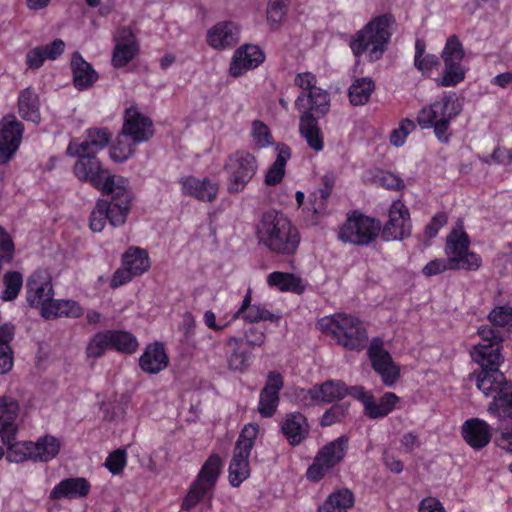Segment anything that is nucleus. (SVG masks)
<instances>
[{"label":"nucleus","mask_w":512,"mask_h":512,"mask_svg":"<svg viewBox=\"0 0 512 512\" xmlns=\"http://www.w3.org/2000/svg\"><path fill=\"white\" fill-rule=\"evenodd\" d=\"M319 326L347 350L360 351L366 346L368 335L365 325L355 316L338 313L321 319Z\"/></svg>","instance_id":"5"},{"label":"nucleus","mask_w":512,"mask_h":512,"mask_svg":"<svg viewBox=\"0 0 512 512\" xmlns=\"http://www.w3.org/2000/svg\"><path fill=\"white\" fill-rule=\"evenodd\" d=\"M448 270H452L450 257L437 258L428 262L422 269L423 275L426 277H432Z\"/></svg>","instance_id":"56"},{"label":"nucleus","mask_w":512,"mask_h":512,"mask_svg":"<svg viewBox=\"0 0 512 512\" xmlns=\"http://www.w3.org/2000/svg\"><path fill=\"white\" fill-rule=\"evenodd\" d=\"M168 362L163 344L155 342L146 347L139 359V366L146 373L157 374L167 367Z\"/></svg>","instance_id":"33"},{"label":"nucleus","mask_w":512,"mask_h":512,"mask_svg":"<svg viewBox=\"0 0 512 512\" xmlns=\"http://www.w3.org/2000/svg\"><path fill=\"white\" fill-rule=\"evenodd\" d=\"M462 111L455 93H444L438 100L424 106L416 117L423 129L433 128L435 137L441 143H448L451 138L450 124Z\"/></svg>","instance_id":"4"},{"label":"nucleus","mask_w":512,"mask_h":512,"mask_svg":"<svg viewBox=\"0 0 512 512\" xmlns=\"http://www.w3.org/2000/svg\"><path fill=\"white\" fill-rule=\"evenodd\" d=\"M264 58V54L258 46L244 45L235 52L230 65V73L233 76H240L244 71L260 65Z\"/></svg>","instance_id":"28"},{"label":"nucleus","mask_w":512,"mask_h":512,"mask_svg":"<svg viewBox=\"0 0 512 512\" xmlns=\"http://www.w3.org/2000/svg\"><path fill=\"white\" fill-rule=\"evenodd\" d=\"M276 149L278 151L276 160L268 169L264 179V183L267 186H275L282 181L285 175L286 163L291 157V149L289 146L278 144Z\"/></svg>","instance_id":"39"},{"label":"nucleus","mask_w":512,"mask_h":512,"mask_svg":"<svg viewBox=\"0 0 512 512\" xmlns=\"http://www.w3.org/2000/svg\"><path fill=\"white\" fill-rule=\"evenodd\" d=\"M112 349L132 354L138 348L137 339L129 332L121 331V330H109Z\"/></svg>","instance_id":"47"},{"label":"nucleus","mask_w":512,"mask_h":512,"mask_svg":"<svg viewBox=\"0 0 512 512\" xmlns=\"http://www.w3.org/2000/svg\"><path fill=\"white\" fill-rule=\"evenodd\" d=\"M15 245L10 234L0 225V256L13 260Z\"/></svg>","instance_id":"62"},{"label":"nucleus","mask_w":512,"mask_h":512,"mask_svg":"<svg viewBox=\"0 0 512 512\" xmlns=\"http://www.w3.org/2000/svg\"><path fill=\"white\" fill-rule=\"evenodd\" d=\"M31 441L14 442L7 447L6 459L9 462L21 463L26 460H32Z\"/></svg>","instance_id":"53"},{"label":"nucleus","mask_w":512,"mask_h":512,"mask_svg":"<svg viewBox=\"0 0 512 512\" xmlns=\"http://www.w3.org/2000/svg\"><path fill=\"white\" fill-rule=\"evenodd\" d=\"M226 361L230 370L246 371L252 360V350L246 348L242 337L230 336L225 341Z\"/></svg>","instance_id":"25"},{"label":"nucleus","mask_w":512,"mask_h":512,"mask_svg":"<svg viewBox=\"0 0 512 512\" xmlns=\"http://www.w3.org/2000/svg\"><path fill=\"white\" fill-rule=\"evenodd\" d=\"M242 318L246 322L256 323L259 321H277L279 317L272 314L265 307L260 305H251V291L246 293L241 307L235 312L232 320Z\"/></svg>","instance_id":"36"},{"label":"nucleus","mask_w":512,"mask_h":512,"mask_svg":"<svg viewBox=\"0 0 512 512\" xmlns=\"http://www.w3.org/2000/svg\"><path fill=\"white\" fill-rule=\"evenodd\" d=\"M221 459L218 455H211L203 464L195 481L192 483L186 497L184 498L181 509L191 511L198 503L213 490L220 475Z\"/></svg>","instance_id":"13"},{"label":"nucleus","mask_w":512,"mask_h":512,"mask_svg":"<svg viewBox=\"0 0 512 512\" xmlns=\"http://www.w3.org/2000/svg\"><path fill=\"white\" fill-rule=\"evenodd\" d=\"M259 432L257 424L249 423L242 429L229 465V482L238 487L250 474L249 456Z\"/></svg>","instance_id":"8"},{"label":"nucleus","mask_w":512,"mask_h":512,"mask_svg":"<svg viewBox=\"0 0 512 512\" xmlns=\"http://www.w3.org/2000/svg\"><path fill=\"white\" fill-rule=\"evenodd\" d=\"M347 395V386L339 380H327L321 385L300 390L298 398L305 406H314L320 402L332 403L342 400Z\"/></svg>","instance_id":"19"},{"label":"nucleus","mask_w":512,"mask_h":512,"mask_svg":"<svg viewBox=\"0 0 512 512\" xmlns=\"http://www.w3.org/2000/svg\"><path fill=\"white\" fill-rule=\"evenodd\" d=\"M349 448V438L346 435L328 442L317 452L313 463L308 467L306 477L312 482H318L334 467L345 459Z\"/></svg>","instance_id":"10"},{"label":"nucleus","mask_w":512,"mask_h":512,"mask_svg":"<svg viewBox=\"0 0 512 512\" xmlns=\"http://www.w3.org/2000/svg\"><path fill=\"white\" fill-rule=\"evenodd\" d=\"M280 430L291 446H298L308 437L310 426L303 414L292 412L281 419Z\"/></svg>","instance_id":"23"},{"label":"nucleus","mask_w":512,"mask_h":512,"mask_svg":"<svg viewBox=\"0 0 512 512\" xmlns=\"http://www.w3.org/2000/svg\"><path fill=\"white\" fill-rule=\"evenodd\" d=\"M374 90V82L370 78L356 79L349 88L351 104L358 106L368 102Z\"/></svg>","instance_id":"46"},{"label":"nucleus","mask_w":512,"mask_h":512,"mask_svg":"<svg viewBox=\"0 0 512 512\" xmlns=\"http://www.w3.org/2000/svg\"><path fill=\"white\" fill-rule=\"evenodd\" d=\"M18 402L11 397L0 398V429L10 426L18 416Z\"/></svg>","instance_id":"51"},{"label":"nucleus","mask_w":512,"mask_h":512,"mask_svg":"<svg viewBox=\"0 0 512 512\" xmlns=\"http://www.w3.org/2000/svg\"><path fill=\"white\" fill-rule=\"evenodd\" d=\"M138 142H134L130 136L126 135L123 131L119 133L116 138L115 144L111 146L110 157L115 162H124L129 159L136 150Z\"/></svg>","instance_id":"44"},{"label":"nucleus","mask_w":512,"mask_h":512,"mask_svg":"<svg viewBox=\"0 0 512 512\" xmlns=\"http://www.w3.org/2000/svg\"><path fill=\"white\" fill-rule=\"evenodd\" d=\"M469 378L485 396L493 397L487 408L491 415L512 418V382L499 369L474 371Z\"/></svg>","instance_id":"3"},{"label":"nucleus","mask_w":512,"mask_h":512,"mask_svg":"<svg viewBox=\"0 0 512 512\" xmlns=\"http://www.w3.org/2000/svg\"><path fill=\"white\" fill-rule=\"evenodd\" d=\"M299 132L311 149L316 152L323 149V134L318 126L317 118L310 111H304L300 116Z\"/></svg>","instance_id":"35"},{"label":"nucleus","mask_w":512,"mask_h":512,"mask_svg":"<svg viewBox=\"0 0 512 512\" xmlns=\"http://www.w3.org/2000/svg\"><path fill=\"white\" fill-rule=\"evenodd\" d=\"M67 155L78 158L73 166L74 175L78 180L90 183L99 191H111L110 187L118 177L103 167L96 154L80 152L79 154Z\"/></svg>","instance_id":"11"},{"label":"nucleus","mask_w":512,"mask_h":512,"mask_svg":"<svg viewBox=\"0 0 512 512\" xmlns=\"http://www.w3.org/2000/svg\"><path fill=\"white\" fill-rule=\"evenodd\" d=\"M42 50L37 46L27 51L25 57V64L29 70H38L44 65Z\"/></svg>","instance_id":"63"},{"label":"nucleus","mask_w":512,"mask_h":512,"mask_svg":"<svg viewBox=\"0 0 512 512\" xmlns=\"http://www.w3.org/2000/svg\"><path fill=\"white\" fill-rule=\"evenodd\" d=\"M122 266L134 276H140L150 268V259L146 250L130 247L122 256Z\"/></svg>","instance_id":"41"},{"label":"nucleus","mask_w":512,"mask_h":512,"mask_svg":"<svg viewBox=\"0 0 512 512\" xmlns=\"http://www.w3.org/2000/svg\"><path fill=\"white\" fill-rule=\"evenodd\" d=\"M256 235L260 245L277 256H293L300 245L298 228L282 212L268 210L264 212L256 226Z\"/></svg>","instance_id":"1"},{"label":"nucleus","mask_w":512,"mask_h":512,"mask_svg":"<svg viewBox=\"0 0 512 512\" xmlns=\"http://www.w3.org/2000/svg\"><path fill=\"white\" fill-rule=\"evenodd\" d=\"M478 335L483 342L474 346L471 356L479 364V370L499 369L503 361L500 353V344L504 341L503 333L496 326L482 325L478 329Z\"/></svg>","instance_id":"12"},{"label":"nucleus","mask_w":512,"mask_h":512,"mask_svg":"<svg viewBox=\"0 0 512 512\" xmlns=\"http://www.w3.org/2000/svg\"><path fill=\"white\" fill-rule=\"evenodd\" d=\"M462 436L472 448L481 449L490 442V427L484 420L468 419L462 426Z\"/></svg>","instance_id":"32"},{"label":"nucleus","mask_w":512,"mask_h":512,"mask_svg":"<svg viewBox=\"0 0 512 512\" xmlns=\"http://www.w3.org/2000/svg\"><path fill=\"white\" fill-rule=\"evenodd\" d=\"M291 0H269L267 21L271 28L277 29L286 18Z\"/></svg>","instance_id":"50"},{"label":"nucleus","mask_w":512,"mask_h":512,"mask_svg":"<svg viewBox=\"0 0 512 512\" xmlns=\"http://www.w3.org/2000/svg\"><path fill=\"white\" fill-rule=\"evenodd\" d=\"M24 125L15 115L8 114L0 121V164L7 163L18 150Z\"/></svg>","instance_id":"18"},{"label":"nucleus","mask_w":512,"mask_h":512,"mask_svg":"<svg viewBox=\"0 0 512 512\" xmlns=\"http://www.w3.org/2000/svg\"><path fill=\"white\" fill-rule=\"evenodd\" d=\"M353 504V493L347 488H342L333 492L318 508L317 512H347Z\"/></svg>","instance_id":"42"},{"label":"nucleus","mask_w":512,"mask_h":512,"mask_svg":"<svg viewBox=\"0 0 512 512\" xmlns=\"http://www.w3.org/2000/svg\"><path fill=\"white\" fill-rule=\"evenodd\" d=\"M184 194L192 196L200 201L212 202L218 194V184L209 178L198 179L193 176L181 180Z\"/></svg>","instance_id":"31"},{"label":"nucleus","mask_w":512,"mask_h":512,"mask_svg":"<svg viewBox=\"0 0 512 512\" xmlns=\"http://www.w3.org/2000/svg\"><path fill=\"white\" fill-rule=\"evenodd\" d=\"M251 134L255 146L265 148L273 143V137L269 127L260 120L252 122Z\"/></svg>","instance_id":"54"},{"label":"nucleus","mask_w":512,"mask_h":512,"mask_svg":"<svg viewBox=\"0 0 512 512\" xmlns=\"http://www.w3.org/2000/svg\"><path fill=\"white\" fill-rule=\"evenodd\" d=\"M71 70L73 84L79 91L90 88L98 79V73L92 65L84 60L79 52H74L71 57Z\"/></svg>","instance_id":"30"},{"label":"nucleus","mask_w":512,"mask_h":512,"mask_svg":"<svg viewBox=\"0 0 512 512\" xmlns=\"http://www.w3.org/2000/svg\"><path fill=\"white\" fill-rule=\"evenodd\" d=\"M411 233L410 214L408 208L401 202L395 201L389 210V220L382 229L385 241L402 240Z\"/></svg>","instance_id":"20"},{"label":"nucleus","mask_w":512,"mask_h":512,"mask_svg":"<svg viewBox=\"0 0 512 512\" xmlns=\"http://www.w3.org/2000/svg\"><path fill=\"white\" fill-rule=\"evenodd\" d=\"M32 447V460L35 462H49L54 459L61 449V441L53 435H44L31 441L29 444Z\"/></svg>","instance_id":"37"},{"label":"nucleus","mask_w":512,"mask_h":512,"mask_svg":"<svg viewBox=\"0 0 512 512\" xmlns=\"http://www.w3.org/2000/svg\"><path fill=\"white\" fill-rule=\"evenodd\" d=\"M489 322L497 328H505L512 332V308L510 306H497L487 316Z\"/></svg>","instance_id":"52"},{"label":"nucleus","mask_w":512,"mask_h":512,"mask_svg":"<svg viewBox=\"0 0 512 512\" xmlns=\"http://www.w3.org/2000/svg\"><path fill=\"white\" fill-rule=\"evenodd\" d=\"M126 465V452L125 450L117 449L106 458L105 466L113 474L122 472Z\"/></svg>","instance_id":"58"},{"label":"nucleus","mask_w":512,"mask_h":512,"mask_svg":"<svg viewBox=\"0 0 512 512\" xmlns=\"http://www.w3.org/2000/svg\"><path fill=\"white\" fill-rule=\"evenodd\" d=\"M26 300L31 307L40 309V314L48 319L46 308L54 303V290L51 277L46 271H35L27 280Z\"/></svg>","instance_id":"16"},{"label":"nucleus","mask_w":512,"mask_h":512,"mask_svg":"<svg viewBox=\"0 0 512 512\" xmlns=\"http://www.w3.org/2000/svg\"><path fill=\"white\" fill-rule=\"evenodd\" d=\"M464 56L465 51L459 38L456 35L450 36L441 54L444 69L442 76L435 80L438 86L452 87L464 80L466 74L462 66Z\"/></svg>","instance_id":"14"},{"label":"nucleus","mask_w":512,"mask_h":512,"mask_svg":"<svg viewBox=\"0 0 512 512\" xmlns=\"http://www.w3.org/2000/svg\"><path fill=\"white\" fill-rule=\"evenodd\" d=\"M267 282L270 286H275L280 291L301 294L305 290L301 278L291 273L280 271L272 272L268 275Z\"/></svg>","instance_id":"43"},{"label":"nucleus","mask_w":512,"mask_h":512,"mask_svg":"<svg viewBox=\"0 0 512 512\" xmlns=\"http://www.w3.org/2000/svg\"><path fill=\"white\" fill-rule=\"evenodd\" d=\"M227 173V191L235 194L243 191L258 170L256 157L245 150H237L226 158L223 166Z\"/></svg>","instance_id":"6"},{"label":"nucleus","mask_w":512,"mask_h":512,"mask_svg":"<svg viewBox=\"0 0 512 512\" xmlns=\"http://www.w3.org/2000/svg\"><path fill=\"white\" fill-rule=\"evenodd\" d=\"M112 349L109 330L96 333L88 342L86 355L88 358H100L106 350Z\"/></svg>","instance_id":"48"},{"label":"nucleus","mask_w":512,"mask_h":512,"mask_svg":"<svg viewBox=\"0 0 512 512\" xmlns=\"http://www.w3.org/2000/svg\"><path fill=\"white\" fill-rule=\"evenodd\" d=\"M112 133L107 128H91L87 130V137L83 142L70 141L66 154H79L89 152L97 154L110 142Z\"/></svg>","instance_id":"26"},{"label":"nucleus","mask_w":512,"mask_h":512,"mask_svg":"<svg viewBox=\"0 0 512 512\" xmlns=\"http://www.w3.org/2000/svg\"><path fill=\"white\" fill-rule=\"evenodd\" d=\"M298 110L305 109L319 117L328 113L330 108V97L327 91L321 88H314L310 92H301L295 101Z\"/></svg>","instance_id":"29"},{"label":"nucleus","mask_w":512,"mask_h":512,"mask_svg":"<svg viewBox=\"0 0 512 512\" xmlns=\"http://www.w3.org/2000/svg\"><path fill=\"white\" fill-rule=\"evenodd\" d=\"M90 484L85 478H67L59 482L50 492L51 500L78 498L88 495Z\"/></svg>","instance_id":"34"},{"label":"nucleus","mask_w":512,"mask_h":512,"mask_svg":"<svg viewBox=\"0 0 512 512\" xmlns=\"http://www.w3.org/2000/svg\"><path fill=\"white\" fill-rule=\"evenodd\" d=\"M381 227L379 220L366 216L358 211H353L340 227L338 239L343 243L367 246L376 240L381 231Z\"/></svg>","instance_id":"7"},{"label":"nucleus","mask_w":512,"mask_h":512,"mask_svg":"<svg viewBox=\"0 0 512 512\" xmlns=\"http://www.w3.org/2000/svg\"><path fill=\"white\" fill-rule=\"evenodd\" d=\"M48 319L55 317L79 318L83 315V308L73 300H55L51 308H46Z\"/></svg>","instance_id":"45"},{"label":"nucleus","mask_w":512,"mask_h":512,"mask_svg":"<svg viewBox=\"0 0 512 512\" xmlns=\"http://www.w3.org/2000/svg\"><path fill=\"white\" fill-rule=\"evenodd\" d=\"M347 414V407L344 405H333L321 417V426H331L334 423L340 422Z\"/></svg>","instance_id":"59"},{"label":"nucleus","mask_w":512,"mask_h":512,"mask_svg":"<svg viewBox=\"0 0 512 512\" xmlns=\"http://www.w3.org/2000/svg\"><path fill=\"white\" fill-rule=\"evenodd\" d=\"M372 368L380 375L385 386H393L400 378V368L394 363L390 353L384 348L381 338H373L367 351Z\"/></svg>","instance_id":"17"},{"label":"nucleus","mask_w":512,"mask_h":512,"mask_svg":"<svg viewBox=\"0 0 512 512\" xmlns=\"http://www.w3.org/2000/svg\"><path fill=\"white\" fill-rule=\"evenodd\" d=\"M331 192L332 191L329 188L321 187L311 195L313 197V200H311V206L315 214L323 215L325 213V202Z\"/></svg>","instance_id":"61"},{"label":"nucleus","mask_w":512,"mask_h":512,"mask_svg":"<svg viewBox=\"0 0 512 512\" xmlns=\"http://www.w3.org/2000/svg\"><path fill=\"white\" fill-rule=\"evenodd\" d=\"M470 238L462 226L446 237L445 254L450 257L452 270L477 271L482 265L479 254L469 251Z\"/></svg>","instance_id":"9"},{"label":"nucleus","mask_w":512,"mask_h":512,"mask_svg":"<svg viewBox=\"0 0 512 512\" xmlns=\"http://www.w3.org/2000/svg\"><path fill=\"white\" fill-rule=\"evenodd\" d=\"M399 400L400 398L392 392L384 393L378 402L372 395L364 413L370 419L384 418L394 410Z\"/></svg>","instance_id":"40"},{"label":"nucleus","mask_w":512,"mask_h":512,"mask_svg":"<svg viewBox=\"0 0 512 512\" xmlns=\"http://www.w3.org/2000/svg\"><path fill=\"white\" fill-rule=\"evenodd\" d=\"M108 206L105 199H98L90 215V228L93 232H101L108 221Z\"/></svg>","instance_id":"55"},{"label":"nucleus","mask_w":512,"mask_h":512,"mask_svg":"<svg viewBox=\"0 0 512 512\" xmlns=\"http://www.w3.org/2000/svg\"><path fill=\"white\" fill-rule=\"evenodd\" d=\"M3 284L5 289L2 292L1 299L3 301L15 300L23 286V276L18 271H8L3 276Z\"/></svg>","instance_id":"49"},{"label":"nucleus","mask_w":512,"mask_h":512,"mask_svg":"<svg viewBox=\"0 0 512 512\" xmlns=\"http://www.w3.org/2000/svg\"><path fill=\"white\" fill-rule=\"evenodd\" d=\"M284 386L283 377L280 373L271 371L268 373L266 383L259 395L258 412L262 417H272L278 408L280 397L279 392Z\"/></svg>","instance_id":"22"},{"label":"nucleus","mask_w":512,"mask_h":512,"mask_svg":"<svg viewBox=\"0 0 512 512\" xmlns=\"http://www.w3.org/2000/svg\"><path fill=\"white\" fill-rule=\"evenodd\" d=\"M121 131L139 144L149 141L154 135L152 120L141 113L137 106L126 109Z\"/></svg>","instance_id":"21"},{"label":"nucleus","mask_w":512,"mask_h":512,"mask_svg":"<svg viewBox=\"0 0 512 512\" xmlns=\"http://www.w3.org/2000/svg\"><path fill=\"white\" fill-rule=\"evenodd\" d=\"M240 27L232 21L216 23L207 32V43L214 49L223 50L239 42Z\"/></svg>","instance_id":"24"},{"label":"nucleus","mask_w":512,"mask_h":512,"mask_svg":"<svg viewBox=\"0 0 512 512\" xmlns=\"http://www.w3.org/2000/svg\"><path fill=\"white\" fill-rule=\"evenodd\" d=\"M397 22L393 14L385 13L372 18L350 42L353 54L359 58L366 53L371 62L379 60L388 49Z\"/></svg>","instance_id":"2"},{"label":"nucleus","mask_w":512,"mask_h":512,"mask_svg":"<svg viewBox=\"0 0 512 512\" xmlns=\"http://www.w3.org/2000/svg\"><path fill=\"white\" fill-rule=\"evenodd\" d=\"M66 44L62 39H55L47 45L37 46L38 49L42 50V56L44 61H54L59 58L65 51Z\"/></svg>","instance_id":"57"},{"label":"nucleus","mask_w":512,"mask_h":512,"mask_svg":"<svg viewBox=\"0 0 512 512\" xmlns=\"http://www.w3.org/2000/svg\"><path fill=\"white\" fill-rule=\"evenodd\" d=\"M18 113L24 120L36 124L40 122V101L38 94L32 87H28L20 92L18 97Z\"/></svg>","instance_id":"38"},{"label":"nucleus","mask_w":512,"mask_h":512,"mask_svg":"<svg viewBox=\"0 0 512 512\" xmlns=\"http://www.w3.org/2000/svg\"><path fill=\"white\" fill-rule=\"evenodd\" d=\"M138 44L130 28L124 27L118 31L116 45L113 51L112 64L116 68L126 66L137 54Z\"/></svg>","instance_id":"27"},{"label":"nucleus","mask_w":512,"mask_h":512,"mask_svg":"<svg viewBox=\"0 0 512 512\" xmlns=\"http://www.w3.org/2000/svg\"><path fill=\"white\" fill-rule=\"evenodd\" d=\"M128 184L127 179L119 176L110 187L111 191H101L102 194L111 195L110 201L106 200V205L108 222L113 227L124 225L131 209L133 193Z\"/></svg>","instance_id":"15"},{"label":"nucleus","mask_w":512,"mask_h":512,"mask_svg":"<svg viewBox=\"0 0 512 512\" xmlns=\"http://www.w3.org/2000/svg\"><path fill=\"white\" fill-rule=\"evenodd\" d=\"M242 338L244 339L245 345L251 350H254L264 344L266 335L263 330L252 326L244 332V337Z\"/></svg>","instance_id":"60"},{"label":"nucleus","mask_w":512,"mask_h":512,"mask_svg":"<svg viewBox=\"0 0 512 512\" xmlns=\"http://www.w3.org/2000/svg\"><path fill=\"white\" fill-rule=\"evenodd\" d=\"M448 221V217L446 213L440 212L437 213L429 224H427L425 228V235L428 238H433L438 234V231L441 227H443Z\"/></svg>","instance_id":"64"}]
</instances>
